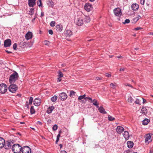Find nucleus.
I'll return each mask as SVG.
<instances>
[{
	"label": "nucleus",
	"instance_id": "nucleus-1",
	"mask_svg": "<svg viewBox=\"0 0 153 153\" xmlns=\"http://www.w3.org/2000/svg\"><path fill=\"white\" fill-rule=\"evenodd\" d=\"M19 75L18 73L15 71L10 76L9 81L10 84H14L15 81L18 79Z\"/></svg>",
	"mask_w": 153,
	"mask_h": 153
},
{
	"label": "nucleus",
	"instance_id": "nucleus-2",
	"mask_svg": "<svg viewBox=\"0 0 153 153\" xmlns=\"http://www.w3.org/2000/svg\"><path fill=\"white\" fill-rule=\"evenodd\" d=\"M15 142L14 140L11 139L6 140L5 141V144L4 146V149L7 150L10 149L12 147V144H13Z\"/></svg>",
	"mask_w": 153,
	"mask_h": 153
},
{
	"label": "nucleus",
	"instance_id": "nucleus-3",
	"mask_svg": "<svg viewBox=\"0 0 153 153\" xmlns=\"http://www.w3.org/2000/svg\"><path fill=\"white\" fill-rule=\"evenodd\" d=\"M21 146L18 144H14L12 147V151L14 153H20L22 149Z\"/></svg>",
	"mask_w": 153,
	"mask_h": 153
},
{
	"label": "nucleus",
	"instance_id": "nucleus-4",
	"mask_svg": "<svg viewBox=\"0 0 153 153\" xmlns=\"http://www.w3.org/2000/svg\"><path fill=\"white\" fill-rule=\"evenodd\" d=\"M79 12H78L77 13L78 14L77 18V25L80 26H81L83 24L84 18L82 16H80L79 14Z\"/></svg>",
	"mask_w": 153,
	"mask_h": 153
},
{
	"label": "nucleus",
	"instance_id": "nucleus-5",
	"mask_svg": "<svg viewBox=\"0 0 153 153\" xmlns=\"http://www.w3.org/2000/svg\"><path fill=\"white\" fill-rule=\"evenodd\" d=\"M7 87L4 83H2L0 85V93L4 94L7 91Z\"/></svg>",
	"mask_w": 153,
	"mask_h": 153
},
{
	"label": "nucleus",
	"instance_id": "nucleus-6",
	"mask_svg": "<svg viewBox=\"0 0 153 153\" xmlns=\"http://www.w3.org/2000/svg\"><path fill=\"white\" fill-rule=\"evenodd\" d=\"M18 89V86L16 84H12L8 87L10 91L12 93H15Z\"/></svg>",
	"mask_w": 153,
	"mask_h": 153
},
{
	"label": "nucleus",
	"instance_id": "nucleus-7",
	"mask_svg": "<svg viewBox=\"0 0 153 153\" xmlns=\"http://www.w3.org/2000/svg\"><path fill=\"white\" fill-rule=\"evenodd\" d=\"M21 151L22 153H31L30 148L27 146H24L22 148Z\"/></svg>",
	"mask_w": 153,
	"mask_h": 153
},
{
	"label": "nucleus",
	"instance_id": "nucleus-8",
	"mask_svg": "<svg viewBox=\"0 0 153 153\" xmlns=\"http://www.w3.org/2000/svg\"><path fill=\"white\" fill-rule=\"evenodd\" d=\"M84 8L87 11L89 12L92 10L93 7L91 4L89 3H87L84 6Z\"/></svg>",
	"mask_w": 153,
	"mask_h": 153
},
{
	"label": "nucleus",
	"instance_id": "nucleus-9",
	"mask_svg": "<svg viewBox=\"0 0 153 153\" xmlns=\"http://www.w3.org/2000/svg\"><path fill=\"white\" fill-rule=\"evenodd\" d=\"M114 14L117 16H120L121 15V11L119 8L115 9L114 10Z\"/></svg>",
	"mask_w": 153,
	"mask_h": 153
},
{
	"label": "nucleus",
	"instance_id": "nucleus-10",
	"mask_svg": "<svg viewBox=\"0 0 153 153\" xmlns=\"http://www.w3.org/2000/svg\"><path fill=\"white\" fill-rule=\"evenodd\" d=\"M67 97V95L64 92H62L59 95V98L61 100L64 101L65 100Z\"/></svg>",
	"mask_w": 153,
	"mask_h": 153
},
{
	"label": "nucleus",
	"instance_id": "nucleus-11",
	"mask_svg": "<svg viewBox=\"0 0 153 153\" xmlns=\"http://www.w3.org/2000/svg\"><path fill=\"white\" fill-rule=\"evenodd\" d=\"M11 44V41L10 39L5 40L4 42V47H10Z\"/></svg>",
	"mask_w": 153,
	"mask_h": 153
},
{
	"label": "nucleus",
	"instance_id": "nucleus-12",
	"mask_svg": "<svg viewBox=\"0 0 153 153\" xmlns=\"http://www.w3.org/2000/svg\"><path fill=\"white\" fill-rule=\"evenodd\" d=\"M80 16H82L84 18V20L85 22L88 23L90 21V19L89 17L85 16L83 13L80 12L79 13Z\"/></svg>",
	"mask_w": 153,
	"mask_h": 153
},
{
	"label": "nucleus",
	"instance_id": "nucleus-13",
	"mask_svg": "<svg viewBox=\"0 0 153 153\" xmlns=\"http://www.w3.org/2000/svg\"><path fill=\"white\" fill-rule=\"evenodd\" d=\"M33 36V35L32 32L28 31L25 35V38L27 40H28L31 39Z\"/></svg>",
	"mask_w": 153,
	"mask_h": 153
},
{
	"label": "nucleus",
	"instance_id": "nucleus-14",
	"mask_svg": "<svg viewBox=\"0 0 153 153\" xmlns=\"http://www.w3.org/2000/svg\"><path fill=\"white\" fill-rule=\"evenodd\" d=\"M41 100L40 99L36 98L33 101V104L36 106H39L41 104Z\"/></svg>",
	"mask_w": 153,
	"mask_h": 153
},
{
	"label": "nucleus",
	"instance_id": "nucleus-15",
	"mask_svg": "<svg viewBox=\"0 0 153 153\" xmlns=\"http://www.w3.org/2000/svg\"><path fill=\"white\" fill-rule=\"evenodd\" d=\"M116 130L117 133L120 134L122 132L124 131V128L122 126H118L117 127Z\"/></svg>",
	"mask_w": 153,
	"mask_h": 153
},
{
	"label": "nucleus",
	"instance_id": "nucleus-16",
	"mask_svg": "<svg viewBox=\"0 0 153 153\" xmlns=\"http://www.w3.org/2000/svg\"><path fill=\"white\" fill-rule=\"evenodd\" d=\"M56 30L58 32H61L63 30V26L61 24L56 25Z\"/></svg>",
	"mask_w": 153,
	"mask_h": 153
},
{
	"label": "nucleus",
	"instance_id": "nucleus-17",
	"mask_svg": "<svg viewBox=\"0 0 153 153\" xmlns=\"http://www.w3.org/2000/svg\"><path fill=\"white\" fill-rule=\"evenodd\" d=\"M151 135L150 134H147L146 135V137L145 140V143L148 144L149 142L152 141L151 139Z\"/></svg>",
	"mask_w": 153,
	"mask_h": 153
},
{
	"label": "nucleus",
	"instance_id": "nucleus-18",
	"mask_svg": "<svg viewBox=\"0 0 153 153\" xmlns=\"http://www.w3.org/2000/svg\"><path fill=\"white\" fill-rule=\"evenodd\" d=\"M36 0H28V5L30 7H33L36 4Z\"/></svg>",
	"mask_w": 153,
	"mask_h": 153
},
{
	"label": "nucleus",
	"instance_id": "nucleus-19",
	"mask_svg": "<svg viewBox=\"0 0 153 153\" xmlns=\"http://www.w3.org/2000/svg\"><path fill=\"white\" fill-rule=\"evenodd\" d=\"M5 144V140L2 137H0V148H2L4 147Z\"/></svg>",
	"mask_w": 153,
	"mask_h": 153
},
{
	"label": "nucleus",
	"instance_id": "nucleus-20",
	"mask_svg": "<svg viewBox=\"0 0 153 153\" xmlns=\"http://www.w3.org/2000/svg\"><path fill=\"white\" fill-rule=\"evenodd\" d=\"M123 135L126 140H128L129 137V135L128 132L127 131H124L123 134Z\"/></svg>",
	"mask_w": 153,
	"mask_h": 153
},
{
	"label": "nucleus",
	"instance_id": "nucleus-21",
	"mask_svg": "<svg viewBox=\"0 0 153 153\" xmlns=\"http://www.w3.org/2000/svg\"><path fill=\"white\" fill-rule=\"evenodd\" d=\"M139 7L138 5L137 4H133L131 6V8L134 11L137 10L138 9Z\"/></svg>",
	"mask_w": 153,
	"mask_h": 153
},
{
	"label": "nucleus",
	"instance_id": "nucleus-22",
	"mask_svg": "<svg viewBox=\"0 0 153 153\" xmlns=\"http://www.w3.org/2000/svg\"><path fill=\"white\" fill-rule=\"evenodd\" d=\"M54 108H55L54 106H52L51 107H49L48 108L47 110L46 111L47 113L48 114L51 113L53 110L54 109Z\"/></svg>",
	"mask_w": 153,
	"mask_h": 153
},
{
	"label": "nucleus",
	"instance_id": "nucleus-23",
	"mask_svg": "<svg viewBox=\"0 0 153 153\" xmlns=\"http://www.w3.org/2000/svg\"><path fill=\"white\" fill-rule=\"evenodd\" d=\"M127 146L129 148H132L133 146V143L131 141H128L127 142Z\"/></svg>",
	"mask_w": 153,
	"mask_h": 153
},
{
	"label": "nucleus",
	"instance_id": "nucleus-24",
	"mask_svg": "<svg viewBox=\"0 0 153 153\" xmlns=\"http://www.w3.org/2000/svg\"><path fill=\"white\" fill-rule=\"evenodd\" d=\"M98 110L101 113L104 114L106 113V112L105 111V109L102 107H100L99 108Z\"/></svg>",
	"mask_w": 153,
	"mask_h": 153
},
{
	"label": "nucleus",
	"instance_id": "nucleus-25",
	"mask_svg": "<svg viewBox=\"0 0 153 153\" xmlns=\"http://www.w3.org/2000/svg\"><path fill=\"white\" fill-rule=\"evenodd\" d=\"M48 4L49 7H53L54 5V3L52 0H48Z\"/></svg>",
	"mask_w": 153,
	"mask_h": 153
},
{
	"label": "nucleus",
	"instance_id": "nucleus-26",
	"mask_svg": "<svg viewBox=\"0 0 153 153\" xmlns=\"http://www.w3.org/2000/svg\"><path fill=\"white\" fill-rule=\"evenodd\" d=\"M65 34L67 36H70L72 35V33L70 30H66Z\"/></svg>",
	"mask_w": 153,
	"mask_h": 153
},
{
	"label": "nucleus",
	"instance_id": "nucleus-27",
	"mask_svg": "<svg viewBox=\"0 0 153 153\" xmlns=\"http://www.w3.org/2000/svg\"><path fill=\"white\" fill-rule=\"evenodd\" d=\"M150 122V120L148 119H145L142 122V124L144 125H147Z\"/></svg>",
	"mask_w": 153,
	"mask_h": 153
},
{
	"label": "nucleus",
	"instance_id": "nucleus-28",
	"mask_svg": "<svg viewBox=\"0 0 153 153\" xmlns=\"http://www.w3.org/2000/svg\"><path fill=\"white\" fill-rule=\"evenodd\" d=\"M141 111L142 113L144 115H145L147 112V109L145 107H142L141 109Z\"/></svg>",
	"mask_w": 153,
	"mask_h": 153
},
{
	"label": "nucleus",
	"instance_id": "nucleus-29",
	"mask_svg": "<svg viewBox=\"0 0 153 153\" xmlns=\"http://www.w3.org/2000/svg\"><path fill=\"white\" fill-rule=\"evenodd\" d=\"M85 94H84V95H83L82 96H79L78 98V99L79 101L81 100L80 102H83L84 101V100H82V99L84 98L85 99Z\"/></svg>",
	"mask_w": 153,
	"mask_h": 153
},
{
	"label": "nucleus",
	"instance_id": "nucleus-30",
	"mask_svg": "<svg viewBox=\"0 0 153 153\" xmlns=\"http://www.w3.org/2000/svg\"><path fill=\"white\" fill-rule=\"evenodd\" d=\"M76 94V92L73 91H70L69 96L71 97H73L75 96Z\"/></svg>",
	"mask_w": 153,
	"mask_h": 153
},
{
	"label": "nucleus",
	"instance_id": "nucleus-31",
	"mask_svg": "<svg viewBox=\"0 0 153 153\" xmlns=\"http://www.w3.org/2000/svg\"><path fill=\"white\" fill-rule=\"evenodd\" d=\"M57 98V96L55 95L51 98V100L52 102H55Z\"/></svg>",
	"mask_w": 153,
	"mask_h": 153
},
{
	"label": "nucleus",
	"instance_id": "nucleus-32",
	"mask_svg": "<svg viewBox=\"0 0 153 153\" xmlns=\"http://www.w3.org/2000/svg\"><path fill=\"white\" fill-rule=\"evenodd\" d=\"M116 83H111L110 84V87L113 88V89H115L116 87Z\"/></svg>",
	"mask_w": 153,
	"mask_h": 153
},
{
	"label": "nucleus",
	"instance_id": "nucleus-33",
	"mask_svg": "<svg viewBox=\"0 0 153 153\" xmlns=\"http://www.w3.org/2000/svg\"><path fill=\"white\" fill-rule=\"evenodd\" d=\"M35 111L34 108V107L32 106L30 109V113L31 114H33L35 113Z\"/></svg>",
	"mask_w": 153,
	"mask_h": 153
},
{
	"label": "nucleus",
	"instance_id": "nucleus-34",
	"mask_svg": "<svg viewBox=\"0 0 153 153\" xmlns=\"http://www.w3.org/2000/svg\"><path fill=\"white\" fill-rule=\"evenodd\" d=\"M29 14L30 15H32L34 12V8H31L30 9V10L29 11Z\"/></svg>",
	"mask_w": 153,
	"mask_h": 153
},
{
	"label": "nucleus",
	"instance_id": "nucleus-35",
	"mask_svg": "<svg viewBox=\"0 0 153 153\" xmlns=\"http://www.w3.org/2000/svg\"><path fill=\"white\" fill-rule=\"evenodd\" d=\"M37 5L39 7H43V6L42 5L41 0H38L37 2Z\"/></svg>",
	"mask_w": 153,
	"mask_h": 153
},
{
	"label": "nucleus",
	"instance_id": "nucleus-36",
	"mask_svg": "<svg viewBox=\"0 0 153 153\" xmlns=\"http://www.w3.org/2000/svg\"><path fill=\"white\" fill-rule=\"evenodd\" d=\"M128 100L129 103H132L133 101V99L132 97H130L128 98Z\"/></svg>",
	"mask_w": 153,
	"mask_h": 153
},
{
	"label": "nucleus",
	"instance_id": "nucleus-37",
	"mask_svg": "<svg viewBox=\"0 0 153 153\" xmlns=\"http://www.w3.org/2000/svg\"><path fill=\"white\" fill-rule=\"evenodd\" d=\"M93 104L98 107V104L97 103V101L96 100H94L93 101Z\"/></svg>",
	"mask_w": 153,
	"mask_h": 153
},
{
	"label": "nucleus",
	"instance_id": "nucleus-38",
	"mask_svg": "<svg viewBox=\"0 0 153 153\" xmlns=\"http://www.w3.org/2000/svg\"><path fill=\"white\" fill-rule=\"evenodd\" d=\"M108 120L109 121H111L115 120V118L114 117H113L110 115L108 116Z\"/></svg>",
	"mask_w": 153,
	"mask_h": 153
},
{
	"label": "nucleus",
	"instance_id": "nucleus-39",
	"mask_svg": "<svg viewBox=\"0 0 153 153\" xmlns=\"http://www.w3.org/2000/svg\"><path fill=\"white\" fill-rule=\"evenodd\" d=\"M59 77H62L63 76V74L60 71H59Z\"/></svg>",
	"mask_w": 153,
	"mask_h": 153
},
{
	"label": "nucleus",
	"instance_id": "nucleus-40",
	"mask_svg": "<svg viewBox=\"0 0 153 153\" xmlns=\"http://www.w3.org/2000/svg\"><path fill=\"white\" fill-rule=\"evenodd\" d=\"M57 125L56 124H55L53 126L52 129L53 130L55 131L57 129Z\"/></svg>",
	"mask_w": 153,
	"mask_h": 153
},
{
	"label": "nucleus",
	"instance_id": "nucleus-41",
	"mask_svg": "<svg viewBox=\"0 0 153 153\" xmlns=\"http://www.w3.org/2000/svg\"><path fill=\"white\" fill-rule=\"evenodd\" d=\"M33 100V97H30L29 99V104L30 105L32 104Z\"/></svg>",
	"mask_w": 153,
	"mask_h": 153
},
{
	"label": "nucleus",
	"instance_id": "nucleus-42",
	"mask_svg": "<svg viewBox=\"0 0 153 153\" xmlns=\"http://www.w3.org/2000/svg\"><path fill=\"white\" fill-rule=\"evenodd\" d=\"M55 21H52L50 23V25L51 27H53L55 25Z\"/></svg>",
	"mask_w": 153,
	"mask_h": 153
},
{
	"label": "nucleus",
	"instance_id": "nucleus-43",
	"mask_svg": "<svg viewBox=\"0 0 153 153\" xmlns=\"http://www.w3.org/2000/svg\"><path fill=\"white\" fill-rule=\"evenodd\" d=\"M17 47V45L16 43H14L13 45V48L14 50H16Z\"/></svg>",
	"mask_w": 153,
	"mask_h": 153
},
{
	"label": "nucleus",
	"instance_id": "nucleus-44",
	"mask_svg": "<svg viewBox=\"0 0 153 153\" xmlns=\"http://www.w3.org/2000/svg\"><path fill=\"white\" fill-rule=\"evenodd\" d=\"M44 42L45 44L47 45H49L50 43V42L47 40H45Z\"/></svg>",
	"mask_w": 153,
	"mask_h": 153
},
{
	"label": "nucleus",
	"instance_id": "nucleus-45",
	"mask_svg": "<svg viewBox=\"0 0 153 153\" xmlns=\"http://www.w3.org/2000/svg\"><path fill=\"white\" fill-rule=\"evenodd\" d=\"M129 22H130V20L129 19H126L125 20V22H123V23L124 24H126V23H128Z\"/></svg>",
	"mask_w": 153,
	"mask_h": 153
},
{
	"label": "nucleus",
	"instance_id": "nucleus-46",
	"mask_svg": "<svg viewBox=\"0 0 153 153\" xmlns=\"http://www.w3.org/2000/svg\"><path fill=\"white\" fill-rule=\"evenodd\" d=\"M135 102L137 104H140V100L138 99H136Z\"/></svg>",
	"mask_w": 153,
	"mask_h": 153
},
{
	"label": "nucleus",
	"instance_id": "nucleus-47",
	"mask_svg": "<svg viewBox=\"0 0 153 153\" xmlns=\"http://www.w3.org/2000/svg\"><path fill=\"white\" fill-rule=\"evenodd\" d=\"M105 75L107 77H110L111 76V73L110 74H108V73H106L105 74Z\"/></svg>",
	"mask_w": 153,
	"mask_h": 153
},
{
	"label": "nucleus",
	"instance_id": "nucleus-48",
	"mask_svg": "<svg viewBox=\"0 0 153 153\" xmlns=\"http://www.w3.org/2000/svg\"><path fill=\"white\" fill-rule=\"evenodd\" d=\"M124 85H125V86H128L131 88H133L131 85L128 83L124 84Z\"/></svg>",
	"mask_w": 153,
	"mask_h": 153
},
{
	"label": "nucleus",
	"instance_id": "nucleus-49",
	"mask_svg": "<svg viewBox=\"0 0 153 153\" xmlns=\"http://www.w3.org/2000/svg\"><path fill=\"white\" fill-rule=\"evenodd\" d=\"M85 100H90L91 101V102L92 101V99L89 97H86L85 98Z\"/></svg>",
	"mask_w": 153,
	"mask_h": 153
},
{
	"label": "nucleus",
	"instance_id": "nucleus-50",
	"mask_svg": "<svg viewBox=\"0 0 153 153\" xmlns=\"http://www.w3.org/2000/svg\"><path fill=\"white\" fill-rule=\"evenodd\" d=\"M145 2V0H140V3L141 4L144 5Z\"/></svg>",
	"mask_w": 153,
	"mask_h": 153
},
{
	"label": "nucleus",
	"instance_id": "nucleus-51",
	"mask_svg": "<svg viewBox=\"0 0 153 153\" xmlns=\"http://www.w3.org/2000/svg\"><path fill=\"white\" fill-rule=\"evenodd\" d=\"M49 33L50 34L52 35L53 34V32L52 30H50L48 31Z\"/></svg>",
	"mask_w": 153,
	"mask_h": 153
},
{
	"label": "nucleus",
	"instance_id": "nucleus-52",
	"mask_svg": "<svg viewBox=\"0 0 153 153\" xmlns=\"http://www.w3.org/2000/svg\"><path fill=\"white\" fill-rule=\"evenodd\" d=\"M139 19H138V18H137V17H136L134 19V22H137Z\"/></svg>",
	"mask_w": 153,
	"mask_h": 153
},
{
	"label": "nucleus",
	"instance_id": "nucleus-53",
	"mask_svg": "<svg viewBox=\"0 0 153 153\" xmlns=\"http://www.w3.org/2000/svg\"><path fill=\"white\" fill-rule=\"evenodd\" d=\"M139 19H138V18H137V17H136L134 19V22H137Z\"/></svg>",
	"mask_w": 153,
	"mask_h": 153
},
{
	"label": "nucleus",
	"instance_id": "nucleus-54",
	"mask_svg": "<svg viewBox=\"0 0 153 153\" xmlns=\"http://www.w3.org/2000/svg\"><path fill=\"white\" fill-rule=\"evenodd\" d=\"M139 19H138V18H137V17H136L134 19V22H137Z\"/></svg>",
	"mask_w": 153,
	"mask_h": 153
},
{
	"label": "nucleus",
	"instance_id": "nucleus-55",
	"mask_svg": "<svg viewBox=\"0 0 153 153\" xmlns=\"http://www.w3.org/2000/svg\"><path fill=\"white\" fill-rule=\"evenodd\" d=\"M28 105L29 104L28 103V102H27L26 103V104L25 107H27V108L28 109L29 108V106Z\"/></svg>",
	"mask_w": 153,
	"mask_h": 153
},
{
	"label": "nucleus",
	"instance_id": "nucleus-56",
	"mask_svg": "<svg viewBox=\"0 0 153 153\" xmlns=\"http://www.w3.org/2000/svg\"><path fill=\"white\" fill-rule=\"evenodd\" d=\"M142 28L140 27H138L134 29V30H139L141 29Z\"/></svg>",
	"mask_w": 153,
	"mask_h": 153
},
{
	"label": "nucleus",
	"instance_id": "nucleus-57",
	"mask_svg": "<svg viewBox=\"0 0 153 153\" xmlns=\"http://www.w3.org/2000/svg\"><path fill=\"white\" fill-rule=\"evenodd\" d=\"M96 79L97 80H100L102 79V78L97 77L96 78Z\"/></svg>",
	"mask_w": 153,
	"mask_h": 153
},
{
	"label": "nucleus",
	"instance_id": "nucleus-58",
	"mask_svg": "<svg viewBox=\"0 0 153 153\" xmlns=\"http://www.w3.org/2000/svg\"><path fill=\"white\" fill-rule=\"evenodd\" d=\"M141 99L143 100V104L145 103L146 102V100L145 99H143V98H141Z\"/></svg>",
	"mask_w": 153,
	"mask_h": 153
},
{
	"label": "nucleus",
	"instance_id": "nucleus-59",
	"mask_svg": "<svg viewBox=\"0 0 153 153\" xmlns=\"http://www.w3.org/2000/svg\"><path fill=\"white\" fill-rule=\"evenodd\" d=\"M44 16V12H41V14L40 17H42L43 16Z\"/></svg>",
	"mask_w": 153,
	"mask_h": 153
},
{
	"label": "nucleus",
	"instance_id": "nucleus-60",
	"mask_svg": "<svg viewBox=\"0 0 153 153\" xmlns=\"http://www.w3.org/2000/svg\"><path fill=\"white\" fill-rule=\"evenodd\" d=\"M36 16H35L34 17V18H33L32 20V22H34V20H35L36 18Z\"/></svg>",
	"mask_w": 153,
	"mask_h": 153
},
{
	"label": "nucleus",
	"instance_id": "nucleus-61",
	"mask_svg": "<svg viewBox=\"0 0 153 153\" xmlns=\"http://www.w3.org/2000/svg\"><path fill=\"white\" fill-rule=\"evenodd\" d=\"M37 124H39V125H42V123L41 122H40V121H38L37 122Z\"/></svg>",
	"mask_w": 153,
	"mask_h": 153
},
{
	"label": "nucleus",
	"instance_id": "nucleus-62",
	"mask_svg": "<svg viewBox=\"0 0 153 153\" xmlns=\"http://www.w3.org/2000/svg\"><path fill=\"white\" fill-rule=\"evenodd\" d=\"M60 136V135L59 134H58L56 137V139L59 140V137Z\"/></svg>",
	"mask_w": 153,
	"mask_h": 153
},
{
	"label": "nucleus",
	"instance_id": "nucleus-63",
	"mask_svg": "<svg viewBox=\"0 0 153 153\" xmlns=\"http://www.w3.org/2000/svg\"><path fill=\"white\" fill-rule=\"evenodd\" d=\"M147 34L148 35H153V32H150V33H148Z\"/></svg>",
	"mask_w": 153,
	"mask_h": 153
},
{
	"label": "nucleus",
	"instance_id": "nucleus-64",
	"mask_svg": "<svg viewBox=\"0 0 153 153\" xmlns=\"http://www.w3.org/2000/svg\"><path fill=\"white\" fill-rule=\"evenodd\" d=\"M60 153H67V152L65 151H61Z\"/></svg>",
	"mask_w": 153,
	"mask_h": 153
}]
</instances>
